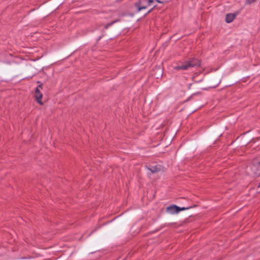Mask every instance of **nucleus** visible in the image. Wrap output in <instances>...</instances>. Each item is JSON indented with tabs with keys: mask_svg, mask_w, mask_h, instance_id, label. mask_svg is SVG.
Returning a JSON list of instances; mask_svg holds the SVG:
<instances>
[{
	"mask_svg": "<svg viewBox=\"0 0 260 260\" xmlns=\"http://www.w3.org/2000/svg\"><path fill=\"white\" fill-rule=\"evenodd\" d=\"M200 65L201 61L198 59L191 58L183 62L182 65L174 67V69L176 70H187L190 68L199 67Z\"/></svg>",
	"mask_w": 260,
	"mask_h": 260,
	"instance_id": "1",
	"label": "nucleus"
},
{
	"mask_svg": "<svg viewBox=\"0 0 260 260\" xmlns=\"http://www.w3.org/2000/svg\"><path fill=\"white\" fill-rule=\"evenodd\" d=\"M42 84H40L35 90V96L37 102L40 105H43L41 99L43 97V94L41 92L42 89Z\"/></svg>",
	"mask_w": 260,
	"mask_h": 260,
	"instance_id": "2",
	"label": "nucleus"
},
{
	"mask_svg": "<svg viewBox=\"0 0 260 260\" xmlns=\"http://www.w3.org/2000/svg\"><path fill=\"white\" fill-rule=\"evenodd\" d=\"M147 0H140L139 2L135 4V7L137 9L138 12H140L143 9H145L147 8V6H145L144 4L146 3Z\"/></svg>",
	"mask_w": 260,
	"mask_h": 260,
	"instance_id": "3",
	"label": "nucleus"
},
{
	"mask_svg": "<svg viewBox=\"0 0 260 260\" xmlns=\"http://www.w3.org/2000/svg\"><path fill=\"white\" fill-rule=\"evenodd\" d=\"M178 206L175 205H172L169 207H167L166 208V211L167 212L174 214L175 213H178L177 212Z\"/></svg>",
	"mask_w": 260,
	"mask_h": 260,
	"instance_id": "4",
	"label": "nucleus"
},
{
	"mask_svg": "<svg viewBox=\"0 0 260 260\" xmlns=\"http://www.w3.org/2000/svg\"><path fill=\"white\" fill-rule=\"evenodd\" d=\"M236 15L233 13L228 14L226 15L225 21L227 23H230L235 18Z\"/></svg>",
	"mask_w": 260,
	"mask_h": 260,
	"instance_id": "5",
	"label": "nucleus"
},
{
	"mask_svg": "<svg viewBox=\"0 0 260 260\" xmlns=\"http://www.w3.org/2000/svg\"><path fill=\"white\" fill-rule=\"evenodd\" d=\"M148 169L151 171L152 173H156L161 171L160 166L157 165L151 168H148Z\"/></svg>",
	"mask_w": 260,
	"mask_h": 260,
	"instance_id": "6",
	"label": "nucleus"
},
{
	"mask_svg": "<svg viewBox=\"0 0 260 260\" xmlns=\"http://www.w3.org/2000/svg\"><path fill=\"white\" fill-rule=\"evenodd\" d=\"M191 208H192V206H190V207H182V208H180V207L178 206L177 212L179 213L181 211L188 210V209H190Z\"/></svg>",
	"mask_w": 260,
	"mask_h": 260,
	"instance_id": "7",
	"label": "nucleus"
},
{
	"mask_svg": "<svg viewBox=\"0 0 260 260\" xmlns=\"http://www.w3.org/2000/svg\"><path fill=\"white\" fill-rule=\"evenodd\" d=\"M115 21H113L111 23H109L108 24H107L106 25H105V29H107L109 26H111Z\"/></svg>",
	"mask_w": 260,
	"mask_h": 260,
	"instance_id": "8",
	"label": "nucleus"
},
{
	"mask_svg": "<svg viewBox=\"0 0 260 260\" xmlns=\"http://www.w3.org/2000/svg\"><path fill=\"white\" fill-rule=\"evenodd\" d=\"M256 0H246V3L250 4L254 3Z\"/></svg>",
	"mask_w": 260,
	"mask_h": 260,
	"instance_id": "9",
	"label": "nucleus"
},
{
	"mask_svg": "<svg viewBox=\"0 0 260 260\" xmlns=\"http://www.w3.org/2000/svg\"><path fill=\"white\" fill-rule=\"evenodd\" d=\"M153 0H147V1L148 6H150L153 3Z\"/></svg>",
	"mask_w": 260,
	"mask_h": 260,
	"instance_id": "10",
	"label": "nucleus"
},
{
	"mask_svg": "<svg viewBox=\"0 0 260 260\" xmlns=\"http://www.w3.org/2000/svg\"><path fill=\"white\" fill-rule=\"evenodd\" d=\"M157 2L159 3H163V1L162 0H155Z\"/></svg>",
	"mask_w": 260,
	"mask_h": 260,
	"instance_id": "11",
	"label": "nucleus"
},
{
	"mask_svg": "<svg viewBox=\"0 0 260 260\" xmlns=\"http://www.w3.org/2000/svg\"><path fill=\"white\" fill-rule=\"evenodd\" d=\"M155 7H156V6H153V8L152 9H151V10H150L147 12V13L146 14H147L149 13L150 12H151V11L152 10V9H153L154 8H155Z\"/></svg>",
	"mask_w": 260,
	"mask_h": 260,
	"instance_id": "12",
	"label": "nucleus"
},
{
	"mask_svg": "<svg viewBox=\"0 0 260 260\" xmlns=\"http://www.w3.org/2000/svg\"><path fill=\"white\" fill-rule=\"evenodd\" d=\"M256 174L257 175L260 176V172H257Z\"/></svg>",
	"mask_w": 260,
	"mask_h": 260,
	"instance_id": "13",
	"label": "nucleus"
},
{
	"mask_svg": "<svg viewBox=\"0 0 260 260\" xmlns=\"http://www.w3.org/2000/svg\"><path fill=\"white\" fill-rule=\"evenodd\" d=\"M257 164L258 165H260V161H258V162H257Z\"/></svg>",
	"mask_w": 260,
	"mask_h": 260,
	"instance_id": "14",
	"label": "nucleus"
},
{
	"mask_svg": "<svg viewBox=\"0 0 260 260\" xmlns=\"http://www.w3.org/2000/svg\"><path fill=\"white\" fill-rule=\"evenodd\" d=\"M258 187H260V182H259V185H258Z\"/></svg>",
	"mask_w": 260,
	"mask_h": 260,
	"instance_id": "15",
	"label": "nucleus"
}]
</instances>
